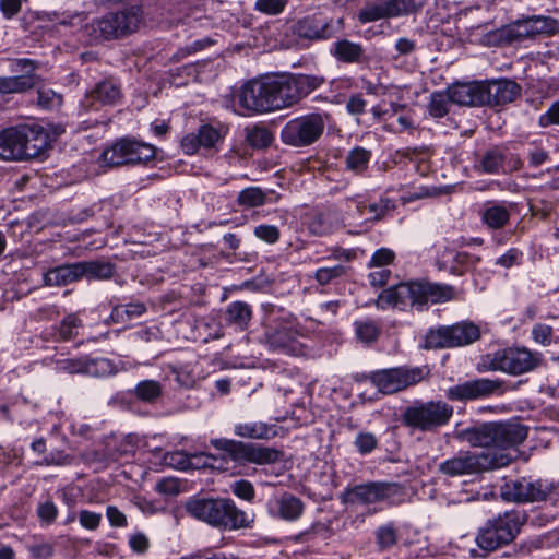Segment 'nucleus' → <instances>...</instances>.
Segmentation results:
<instances>
[{
    "instance_id": "nucleus-1",
    "label": "nucleus",
    "mask_w": 559,
    "mask_h": 559,
    "mask_svg": "<svg viewBox=\"0 0 559 559\" xmlns=\"http://www.w3.org/2000/svg\"><path fill=\"white\" fill-rule=\"evenodd\" d=\"M459 437L472 447L489 450L481 453L460 451L441 462L438 472L451 478L477 475L509 465L513 459L510 449L526 439L527 429L515 423H485L461 430Z\"/></svg>"
},
{
    "instance_id": "nucleus-2",
    "label": "nucleus",
    "mask_w": 559,
    "mask_h": 559,
    "mask_svg": "<svg viewBox=\"0 0 559 559\" xmlns=\"http://www.w3.org/2000/svg\"><path fill=\"white\" fill-rule=\"evenodd\" d=\"M50 143L48 131L38 124H20L0 131V160L21 162L44 153Z\"/></svg>"
},
{
    "instance_id": "nucleus-3",
    "label": "nucleus",
    "mask_w": 559,
    "mask_h": 559,
    "mask_svg": "<svg viewBox=\"0 0 559 559\" xmlns=\"http://www.w3.org/2000/svg\"><path fill=\"white\" fill-rule=\"evenodd\" d=\"M453 290L448 285L429 282L400 283L384 289L377 299V307H388L404 310L408 306H423L428 302L437 304L450 300Z\"/></svg>"
},
{
    "instance_id": "nucleus-4",
    "label": "nucleus",
    "mask_w": 559,
    "mask_h": 559,
    "mask_svg": "<svg viewBox=\"0 0 559 559\" xmlns=\"http://www.w3.org/2000/svg\"><path fill=\"white\" fill-rule=\"evenodd\" d=\"M185 508L191 516L215 527L237 530L247 527L252 522V519L229 499L192 498L186 502Z\"/></svg>"
},
{
    "instance_id": "nucleus-5",
    "label": "nucleus",
    "mask_w": 559,
    "mask_h": 559,
    "mask_svg": "<svg viewBox=\"0 0 559 559\" xmlns=\"http://www.w3.org/2000/svg\"><path fill=\"white\" fill-rule=\"evenodd\" d=\"M271 111L297 104L320 87L324 78L312 74H288L265 78Z\"/></svg>"
},
{
    "instance_id": "nucleus-6",
    "label": "nucleus",
    "mask_w": 559,
    "mask_h": 559,
    "mask_svg": "<svg viewBox=\"0 0 559 559\" xmlns=\"http://www.w3.org/2000/svg\"><path fill=\"white\" fill-rule=\"evenodd\" d=\"M143 11L140 7H129L115 13L95 19L83 28L90 41L117 39L136 32L143 24Z\"/></svg>"
},
{
    "instance_id": "nucleus-7",
    "label": "nucleus",
    "mask_w": 559,
    "mask_h": 559,
    "mask_svg": "<svg viewBox=\"0 0 559 559\" xmlns=\"http://www.w3.org/2000/svg\"><path fill=\"white\" fill-rule=\"evenodd\" d=\"M543 361L540 353L532 352L526 347H508L481 359L479 371H501L512 376H520L536 369Z\"/></svg>"
},
{
    "instance_id": "nucleus-8",
    "label": "nucleus",
    "mask_w": 559,
    "mask_h": 559,
    "mask_svg": "<svg viewBox=\"0 0 559 559\" xmlns=\"http://www.w3.org/2000/svg\"><path fill=\"white\" fill-rule=\"evenodd\" d=\"M453 416V407L443 401H415L402 415L405 426L419 431H433L447 425Z\"/></svg>"
},
{
    "instance_id": "nucleus-9",
    "label": "nucleus",
    "mask_w": 559,
    "mask_h": 559,
    "mask_svg": "<svg viewBox=\"0 0 559 559\" xmlns=\"http://www.w3.org/2000/svg\"><path fill=\"white\" fill-rule=\"evenodd\" d=\"M522 525L518 512H504L479 528L476 543L481 550L491 552L512 543L520 532Z\"/></svg>"
},
{
    "instance_id": "nucleus-10",
    "label": "nucleus",
    "mask_w": 559,
    "mask_h": 559,
    "mask_svg": "<svg viewBox=\"0 0 559 559\" xmlns=\"http://www.w3.org/2000/svg\"><path fill=\"white\" fill-rule=\"evenodd\" d=\"M211 444L238 463H252L257 465H269L282 460L283 451L254 443H245L231 439H212Z\"/></svg>"
},
{
    "instance_id": "nucleus-11",
    "label": "nucleus",
    "mask_w": 559,
    "mask_h": 559,
    "mask_svg": "<svg viewBox=\"0 0 559 559\" xmlns=\"http://www.w3.org/2000/svg\"><path fill=\"white\" fill-rule=\"evenodd\" d=\"M480 337L478 325L463 321L452 325H441L430 329L425 336V349L450 348L465 346Z\"/></svg>"
},
{
    "instance_id": "nucleus-12",
    "label": "nucleus",
    "mask_w": 559,
    "mask_h": 559,
    "mask_svg": "<svg viewBox=\"0 0 559 559\" xmlns=\"http://www.w3.org/2000/svg\"><path fill=\"white\" fill-rule=\"evenodd\" d=\"M325 120L321 114H308L296 117L285 123L281 130V141L293 147L312 145L323 134Z\"/></svg>"
},
{
    "instance_id": "nucleus-13",
    "label": "nucleus",
    "mask_w": 559,
    "mask_h": 559,
    "mask_svg": "<svg viewBox=\"0 0 559 559\" xmlns=\"http://www.w3.org/2000/svg\"><path fill=\"white\" fill-rule=\"evenodd\" d=\"M155 146L131 139H121L105 150L100 159L106 166L118 167L129 164H142L154 159Z\"/></svg>"
},
{
    "instance_id": "nucleus-14",
    "label": "nucleus",
    "mask_w": 559,
    "mask_h": 559,
    "mask_svg": "<svg viewBox=\"0 0 559 559\" xmlns=\"http://www.w3.org/2000/svg\"><path fill=\"white\" fill-rule=\"evenodd\" d=\"M557 486L547 479L513 480L501 487V497L507 501L514 502H539L554 499L557 493Z\"/></svg>"
},
{
    "instance_id": "nucleus-15",
    "label": "nucleus",
    "mask_w": 559,
    "mask_h": 559,
    "mask_svg": "<svg viewBox=\"0 0 559 559\" xmlns=\"http://www.w3.org/2000/svg\"><path fill=\"white\" fill-rule=\"evenodd\" d=\"M425 374L420 367H397L373 371L369 380L381 393L393 394L419 383Z\"/></svg>"
},
{
    "instance_id": "nucleus-16",
    "label": "nucleus",
    "mask_w": 559,
    "mask_h": 559,
    "mask_svg": "<svg viewBox=\"0 0 559 559\" xmlns=\"http://www.w3.org/2000/svg\"><path fill=\"white\" fill-rule=\"evenodd\" d=\"M428 0H381L368 3L358 14L361 23H370L382 19L409 15L421 9Z\"/></svg>"
},
{
    "instance_id": "nucleus-17",
    "label": "nucleus",
    "mask_w": 559,
    "mask_h": 559,
    "mask_svg": "<svg viewBox=\"0 0 559 559\" xmlns=\"http://www.w3.org/2000/svg\"><path fill=\"white\" fill-rule=\"evenodd\" d=\"M504 382L499 379L479 378L453 385L447 390L450 401L466 402L502 394Z\"/></svg>"
},
{
    "instance_id": "nucleus-18",
    "label": "nucleus",
    "mask_w": 559,
    "mask_h": 559,
    "mask_svg": "<svg viewBox=\"0 0 559 559\" xmlns=\"http://www.w3.org/2000/svg\"><path fill=\"white\" fill-rule=\"evenodd\" d=\"M269 346L276 352L290 356L305 355V345L299 341V333L288 323L269 326L265 331Z\"/></svg>"
},
{
    "instance_id": "nucleus-19",
    "label": "nucleus",
    "mask_w": 559,
    "mask_h": 559,
    "mask_svg": "<svg viewBox=\"0 0 559 559\" xmlns=\"http://www.w3.org/2000/svg\"><path fill=\"white\" fill-rule=\"evenodd\" d=\"M395 493V484L369 481L347 488L343 498L345 502L370 504L389 499Z\"/></svg>"
},
{
    "instance_id": "nucleus-20",
    "label": "nucleus",
    "mask_w": 559,
    "mask_h": 559,
    "mask_svg": "<svg viewBox=\"0 0 559 559\" xmlns=\"http://www.w3.org/2000/svg\"><path fill=\"white\" fill-rule=\"evenodd\" d=\"M293 34L308 40H326L336 33L332 19L322 14H312L297 20L293 27Z\"/></svg>"
},
{
    "instance_id": "nucleus-21",
    "label": "nucleus",
    "mask_w": 559,
    "mask_h": 559,
    "mask_svg": "<svg viewBox=\"0 0 559 559\" xmlns=\"http://www.w3.org/2000/svg\"><path fill=\"white\" fill-rule=\"evenodd\" d=\"M484 106L497 107L512 103L521 94V87L508 79L483 82Z\"/></svg>"
},
{
    "instance_id": "nucleus-22",
    "label": "nucleus",
    "mask_w": 559,
    "mask_h": 559,
    "mask_svg": "<svg viewBox=\"0 0 559 559\" xmlns=\"http://www.w3.org/2000/svg\"><path fill=\"white\" fill-rule=\"evenodd\" d=\"M238 99L239 105L247 110L255 112L271 111L265 79L246 83L241 87Z\"/></svg>"
},
{
    "instance_id": "nucleus-23",
    "label": "nucleus",
    "mask_w": 559,
    "mask_h": 559,
    "mask_svg": "<svg viewBox=\"0 0 559 559\" xmlns=\"http://www.w3.org/2000/svg\"><path fill=\"white\" fill-rule=\"evenodd\" d=\"M221 140L219 131L211 124H202L198 132L188 133L181 140V148L188 154H195L200 147L213 148Z\"/></svg>"
},
{
    "instance_id": "nucleus-24",
    "label": "nucleus",
    "mask_w": 559,
    "mask_h": 559,
    "mask_svg": "<svg viewBox=\"0 0 559 559\" xmlns=\"http://www.w3.org/2000/svg\"><path fill=\"white\" fill-rule=\"evenodd\" d=\"M448 92L451 103L460 106H484L483 82L455 83Z\"/></svg>"
},
{
    "instance_id": "nucleus-25",
    "label": "nucleus",
    "mask_w": 559,
    "mask_h": 559,
    "mask_svg": "<svg viewBox=\"0 0 559 559\" xmlns=\"http://www.w3.org/2000/svg\"><path fill=\"white\" fill-rule=\"evenodd\" d=\"M272 516L284 521H296L304 512L302 501L292 493L285 492L280 498L269 502Z\"/></svg>"
},
{
    "instance_id": "nucleus-26",
    "label": "nucleus",
    "mask_w": 559,
    "mask_h": 559,
    "mask_svg": "<svg viewBox=\"0 0 559 559\" xmlns=\"http://www.w3.org/2000/svg\"><path fill=\"white\" fill-rule=\"evenodd\" d=\"M346 213L347 218H356V216L361 217L365 213V210H368L372 216L369 218L370 221H379L384 215L395 209V204L390 199H380L378 202L370 203L369 205H365L361 201H356L353 199L346 200Z\"/></svg>"
},
{
    "instance_id": "nucleus-27",
    "label": "nucleus",
    "mask_w": 559,
    "mask_h": 559,
    "mask_svg": "<svg viewBox=\"0 0 559 559\" xmlns=\"http://www.w3.org/2000/svg\"><path fill=\"white\" fill-rule=\"evenodd\" d=\"M79 280H81V266L79 262L52 267L43 275V281L46 286H66Z\"/></svg>"
},
{
    "instance_id": "nucleus-28",
    "label": "nucleus",
    "mask_w": 559,
    "mask_h": 559,
    "mask_svg": "<svg viewBox=\"0 0 559 559\" xmlns=\"http://www.w3.org/2000/svg\"><path fill=\"white\" fill-rule=\"evenodd\" d=\"M121 98L119 86L111 80H105L96 84V86L86 95L87 106H94L95 103L100 105H116Z\"/></svg>"
},
{
    "instance_id": "nucleus-29",
    "label": "nucleus",
    "mask_w": 559,
    "mask_h": 559,
    "mask_svg": "<svg viewBox=\"0 0 559 559\" xmlns=\"http://www.w3.org/2000/svg\"><path fill=\"white\" fill-rule=\"evenodd\" d=\"M330 53L344 63H360L365 59V49L358 44L348 39H340L332 44Z\"/></svg>"
},
{
    "instance_id": "nucleus-30",
    "label": "nucleus",
    "mask_w": 559,
    "mask_h": 559,
    "mask_svg": "<svg viewBox=\"0 0 559 559\" xmlns=\"http://www.w3.org/2000/svg\"><path fill=\"white\" fill-rule=\"evenodd\" d=\"M526 39L527 37L520 20L488 34V41L497 46L518 44Z\"/></svg>"
},
{
    "instance_id": "nucleus-31",
    "label": "nucleus",
    "mask_w": 559,
    "mask_h": 559,
    "mask_svg": "<svg viewBox=\"0 0 559 559\" xmlns=\"http://www.w3.org/2000/svg\"><path fill=\"white\" fill-rule=\"evenodd\" d=\"M210 460L214 461V455L201 453L189 456L182 451H176L165 455V461L168 465L181 471H186L191 467L197 468L200 465L204 467L212 466V463L209 462Z\"/></svg>"
},
{
    "instance_id": "nucleus-32",
    "label": "nucleus",
    "mask_w": 559,
    "mask_h": 559,
    "mask_svg": "<svg viewBox=\"0 0 559 559\" xmlns=\"http://www.w3.org/2000/svg\"><path fill=\"white\" fill-rule=\"evenodd\" d=\"M224 319L227 324L245 331L252 319L251 306L246 301H233L226 306Z\"/></svg>"
},
{
    "instance_id": "nucleus-33",
    "label": "nucleus",
    "mask_w": 559,
    "mask_h": 559,
    "mask_svg": "<svg viewBox=\"0 0 559 559\" xmlns=\"http://www.w3.org/2000/svg\"><path fill=\"white\" fill-rule=\"evenodd\" d=\"M338 225V213L333 209H328L316 213L310 219L308 228L312 235L325 236L331 234Z\"/></svg>"
},
{
    "instance_id": "nucleus-34",
    "label": "nucleus",
    "mask_w": 559,
    "mask_h": 559,
    "mask_svg": "<svg viewBox=\"0 0 559 559\" xmlns=\"http://www.w3.org/2000/svg\"><path fill=\"white\" fill-rule=\"evenodd\" d=\"M480 219L490 229H501L510 221V211L503 204L489 202L480 211Z\"/></svg>"
},
{
    "instance_id": "nucleus-35",
    "label": "nucleus",
    "mask_w": 559,
    "mask_h": 559,
    "mask_svg": "<svg viewBox=\"0 0 559 559\" xmlns=\"http://www.w3.org/2000/svg\"><path fill=\"white\" fill-rule=\"evenodd\" d=\"M234 432L240 438L267 440L276 435V429L263 421H249L235 425Z\"/></svg>"
},
{
    "instance_id": "nucleus-36",
    "label": "nucleus",
    "mask_w": 559,
    "mask_h": 559,
    "mask_svg": "<svg viewBox=\"0 0 559 559\" xmlns=\"http://www.w3.org/2000/svg\"><path fill=\"white\" fill-rule=\"evenodd\" d=\"M79 264L81 266V278L109 280L115 274V265L110 262L82 261Z\"/></svg>"
},
{
    "instance_id": "nucleus-37",
    "label": "nucleus",
    "mask_w": 559,
    "mask_h": 559,
    "mask_svg": "<svg viewBox=\"0 0 559 559\" xmlns=\"http://www.w3.org/2000/svg\"><path fill=\"white\" fill-rule=\"evenodd\" d=\"M35 85L33 74H21L15 76H0V93H23Z\"/></svg>"
},
{
    "instance_id": "nucleus-38",
    "label": "nucleus",
    "mask_w": 559,
    "mask_h": 559,
    "mask_svg": "<svg viewBox=\"0 0 559 559\" xmlns=\"http://www.w3.org/2000/svg\"><path fill=\"white\" fill-rule=\"evenodd\" d=\"M371 158V152L357 146L350 150L345 158L346 168L357 175L362 174Z\"/></svg>"
},
{
    "instance_id": "nucleus-39",
    "label": "nucleus",
    "mask_w": 559,
    "mask_h": 559,
    "mask_svg": "<svg viewBox=\"0 0 559 559\" xmlns=\"http://www.w3.org/2000/svg\"><path fill=\"white\" fill-rule=\"evenodd\" d=\"M117 372L116 365L108 358H88L85 360V374L91 377H109Z\"/></svg>"
},
{
    "instance_id": "nucleus-40",
    "label": "nucleus",
    "mask_w": 559,
    "mask_h": 559,
    "mask_svg": "<svg viewBox=\"0 0 559 559\" xmlns=\"http://www.w3.org/2000/svg\"><path fill=\"white\" fill-rule=\"evenodd\" d=\"M504 156L499 148L487 151L476 164V168L486 174H497L502 167Z\"/></svg>"
},
{
    "instance_id": "nucleus-41",
    "label": "nucleus",
    "mask_w": 559,
    "mask_h": 559,
    "mask_svg": "<svg viewBox=\"0 0 559 559\" xmlns=\"http://www.w3.org/2000/svg\"><path fill=\"white\" fill-rule=\"evenodd\" d=\"M162 392L160 383L155 380H143L134 388V395L146 403H154L162 395Z\"/></svg>"
},
{
    "instance_id": "nucleus-42",
    "label": "nucleus",
    "mask_w": 559,
    "mask_h": 559,
    "mask_svg": "<svg viewBox=\"0 0 559 559\" xmlns=\"http://www.w3.org/2000/svg\"><path fill=\"white\" fill-rule=\"evenodd\" d=\"M81 320L73 313L63 318L58 326H55L57 341H70L78 335V329L81 326Z\"/></svg>"
},
{
    "instance_id": "nucleus-43",
    "label": "nucleus",
    "mask_w": 559,
    "mask_h": 559,
    "mask_svg": "<svg viewBox=\"0 0 559 559\" xmlns=\"http://www.w3.org/2000/svg\"><path fill=\"white\" fill-rule=\"evenodd\" d=\"M354 326L357 337L367 344L376 342L381 333L380 324L372 320L356 321Z\"/></svg>"
},
{
    "instance_id": "nucleus-44",
    "label": "nucleus",
    "mask_w": 559,
    "mask_h": 559,
    "mask_svg": "<svg viewBox=\"0 0 559 559\" xmlns=\"http://www.w3.org/2000/svg\"><path fill=\"white\" fill-rule=\"evenodd\" d=\"M146 311L144 304L134 302L128 305L116 306L111 311L114 322H124L142 316Z\"/></svg>"
},
{
    "instance_id": "nucleus-45",
    "label": "nucleus",
    "mask_w": 559,
    "mask_h": 559,
    "mask_svg": "<svg viewBox=\"0 0 559 559\" xmlns=\"http://www.w3.org/2000/svg\"><path fill=\"white\" fill-rule=\"evenodd\" d=\"M266 194L259 187H249L238 194V203L247 207H255L265 203Z\"/></svg>"
},
{
    "instance_id": "nucleus-46",
    "label": "nucleus",
    "mask_w": 559,
    "mask_h": 559,
    "mask_svg": "<svg viewBox=\"0 0 559 559\" xmlns=\"http://www.w3.org/2000/svg\"><path fill=\"white\" fill-rule=\"evenodd\" d=\"M247 142L254 148H265L272 141V133L264 127L254 126L247 131Z\"/></svg>"
},
{
    "instance_id": "nucleus-47",
    "label": "nucleus",
    "mask_w": 559,
    "mask_h": 559,
    "mask_svg": "<svg viewBox=\"0 0 559 559\" xmlns=\"http://www.w3.org/2000/svg\"><path fill=\"white\" fill-rule=\"evenodd\" d=\"M31 559H50L55 555L53 544L45 540H33L25 543Z\"/></svg>"
},
{
    "instance_id": "nucleus-48",
    "label": "nucleus",
    "mask_w": 559,
    "mask_h": 559,
    "mask_svg": "<svg viewBox=\"0 0 559 559\" xmlns=\"http://www.w3.org/2000/svg\"><path fill=\"white\" fill-rule=\"evenodd\" d=\"M37 95L38 105L47 110L59 108L63 102L62 95L49 87H40L37 91Z\"/></svg>"
},
{
    "instance_id": "nucleus-49",
    "label": "nucleus",
    "mask_w": 559,
    "mask_h": 559,
    "mask_svg": "<svg viewBox=\"0 0 559 559\" xmlns=\"http://www.w3.org/2000/svg\"><path fill=\"white\" fill-rule=\"evenodd\" d=\"M450 254L452 255V261L454 263V265L451 266V270L455 274H462L463 270L475 266L480 261L479 257L464 251H452Z\"/></svg>"
},
{
    "instance_id": "nucleus-50",
    "label": "nucleus",
    "mask_w": 559,
    "mask_h": 559,
    "mask_svg": "<svg viewBox=\"0 0 559 559\" xmlns=\"http://www.w3.org/2000/svg\"><path fill=\"white\" fill-rule=\"evenodd\" d=\"M450 102L449 92L441 93L436 92L431 95L428 105V111L430 116L435 118H442L448 114V104Z\"/></svg>"
},
{
    "instance_id": "nucleus-51",
    "label": "nucleus",
    "mask_w": 559,
    "mask_h": 559,
    "mask_svg": "<svg viewBox=\"0 0 559 559\" xmlns=\"http://www.w3.org/2000/svg\"><path fill=\"white\" fill-rule=\"evenodd\" d=\"M288 0H255L253 9L265 15H278L284 12Z\"/></svg>"
},
{
    "instance_id": "nucleus-52",
    "label": "nucleus",
    "mask_w": 559,
    "mask_h": 559,
    "mask_svg": "<svg viewBox=\"0 0 559 559\" xmlns=\"http://www.w3.org/2000/svg\"><path fill=\"white\" fill-rule=\"evenodd\" d=\"M37 516L41 525L48 526L55 523L59 510L56 503L48 499L44 502L38 503L36 509Z\"/></svg>"
},
{
    "instance_id": "nucleus-53",
    "label": "nucleus",
    "mask_w": 559,
    "mask_h": 559,
    "mask_svg": "<svg viewBox=\"0 0 559 559\" xmlns=\"http://www.w3.org/2000/svg\"><path fill=\"white\" fill-rule=\"evenodd\" d=\"M85 360L86 357L59 359L56 361V370L69 374H85Z\"/></svg>"
},
{
    "instance_id": "nucleus-54",
    "label": "nucleus",
    "mask_w": 559,
    "mask_h": 559,
    "mask_svg": "<svg viewBox=\"0 0 559 559\" xmlns=\"http://www.w3.org/2000/svg\"><path fill=\"white\" fill-rule=\"evenodd\" d=\"M345 274V266L336 264L334 266L320 267L317 270L314 278L320 285H326L333 280Z\"/></svg>"
},
{
    "instance_id": "nucleus-55",
    "label": "nucleus",
    "mask_w": 559,
    "mask_h": 559,
    "mask_svg": "<svg viewBox=\"0 0 559 559\" xmlns=\"http://www.w3.org/2000/svg\"><path fill=\"white\" fill-rule=\"evenodd\" d=\"M354 445L360 454L365 455L377 448L378 440L371 432H359L355 438Z\"/></svg>"
},
{
    "instance_id": "nucleus-56",
    "label": "nucleus",
    "mask_w": 559,
    "mask_h": 559,
    "mask_svg": "<svg viewBox=\"0 0 559 559\" xmlns=\"http://www.w3.org/2000/svg\"><path fill=\"white\" fill-rule=\"evenodd\" d=\"M538 35H555L559 33V21L545 15H534Z\"/></svg>"
},
{
    "instance_id": "nucleus-57",
    "label": "nucleus",
    "mask_w": 559,
    "mask_h": 559,
    "mask_svg": "<svg viewBox=\"0 0 559 559\" xmlns=\"http://www.w3.org/2000/svg\"><path fill=\"white\" fill-rule=\"evenodd\" d=\"M537 123L540 128L559 126V100L554 102L548 109L538 117Z\"/></svg>"
},
{
    "instance_id": "nucleus-58",
    "label": "nucleus",
    "mask_w": 559,
    "mask_h": 559,
    "mask_svg": "<svg viewBox=\"0 0 559 559\" xmlns=\"http://www.w3.org/2000/svg\"><path fill=\"white\" fill-rule=\"evenodd\" d=\"M254 235L259 239L273 245L278 241L280 239V230L274 225H259L254 228Z\"/></svg>"
},
{
    "instance_id": "nucleus-59",
    "label": "nucleus",
    "mask_w": 559,
    "mask_h": 559,
    "mask_svg": "<svg viewBox=\"0 0 559 559\" xmlns=\"http://www.w3.org/2000/svg\"><path fill=\"white\" fill-rule=\"evenodd\" d=\"M73 457L63 451H51L48 455H46L40 462H38V465H58V466H64L70 465L72 463Z\"/></svg>"
},
{
    "instance_id": "nucleus-60",
    "label": "nucleus",
    "mask_w": 559,
    "mask_h": 559,
    "mask_svg": "<svg viewBox=\"0 0 559 559\" xmlns=\"http://www.w3.org/2000/svg\"><path fill=\"white\" fill-rule=\"evenodd\" d=\"M394 258L395 254L391 249L381 248L372 254L369 265L382 269L383 266L391 264Z\"/></svg>"
},
{
    "instance_id": "nucleus-61",
    "label": "nucleus",
    "mask_w": 559,
    "mask_h": 559,
    "mask_svg": "<svg viewBox=\"0 0 559 559\" xmlns=\"http://www.w3.org/2000/svg\"><path fill=\"white\" fill-rule=\"evenodd\" d=\"M78 519L84 528L94 531L99 526L103 516L100 513L88 510H81L79 512Z\"/></svg>"
},
{
    "instance_id": "nucleus-62",
    "label": "nucleus",
    "mask_w": 559,
    "mask_h": 559,
    "mask_svg": "<svg viewBox=\"0 0 559 559\" xmlns=\"http://www.w3.org/2000/svg\"><path fill=\"white\" fill-rule=\"evenodd\" d=\"M533 338L536 343L547 346L552 340V329L547 324H535L532 330Z\"/></svg>"
},
{
    "instance_id": "nucleus-63",
    "label": "nucleus",
    "mask_w": 559,
    "mask_h": 559,
    "mask_svg": "<svg viewBox=\"0 0 559 559\" xmlns=\"http://www.w3.org/2000/svg\"><path fill=\"white\" fill-rule=\"evenodd\" d=\"M233 492L246 501H252L255 495L253 485L245 479L234 483Z\"/></svg>"
},
{
    "instance_id": "nucleus-64",
    "label": "nucleus",
    "mask_w": 559,
    "mask_h": 559,
    "mask_svg": "<svg viewBox=\"0 0 559 559\" xmlns=\"http://www.w3.org/2000/svg\"><path fill=\"white\" fill-rule=\"evenodd\" d=\"M378 544L381 548H389L396 543V534L393 527L382 526L377 533Z\"/></svg>"
}]
</instances>
